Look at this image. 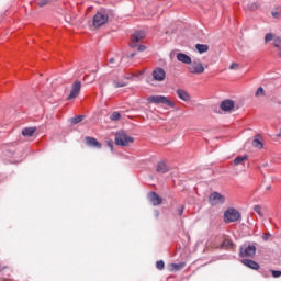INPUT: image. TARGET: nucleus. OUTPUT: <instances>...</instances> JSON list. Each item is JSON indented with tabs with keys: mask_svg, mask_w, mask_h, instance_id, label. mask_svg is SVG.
Here are the masks:
<instances>
[{
	"mask_svg": "<svg viewBox=\"0 0 281 281\" xmlns=\"http://www.w3.org/2000/svg\"><path fill=\"white\" fill-rule=\"evenodd\" d=\"M111 14V10L104 8L100 9L93 16L92 25H94V27H102V25L109 22Z\"/></svg>",
	"mask_w": 281,
	"mask_h": 281,
	"instance_id": "obj_1",
	"label": "nucleus"
},
{
	"mask_svg": "<svg viewBox=\"0 0 281 281\" xmlns=\"http://www.w3.org/2000/svg\"><path fill=\"white\" fill-rule=\"evenodd\" d=\"M114 142L116 146H128L130 144H133L135 142V138L132 136H128L124 130H120L115 134Z\"/></svg>",
	"mask_w": 281,
	"mask_h": 281,
	"instance_id": "obj_2",
	"label": "nucleus"
},
{
	"mask_svg": "<svg viewBox=\"0 0 281 281\" xmlns=\"http://www.w3.org/2000/svg\"><path fill=\"white\" fill-rule=\"evenodd\" d=\"M147 102H149L150 104H165V106L175 109V103L170 101L168 97L165 95H149L147 98Z\"/></svg>",
	"mask_w": 281,
	"mask_h": 281,
	"instance_id": "obj_3",
	"label": "nucleus"
},
{
	"mask_svg": "<svg viewBox=\"0 0 281 281\" xmlns=\"http://www.w3.org/2000/svg\"><path fill=\"white\" fill-rule=\"evenodd\" d=\"M240 218V213L236 209H228L224 212L225 223H236Z\"/></svg>",
	"mask_w": 281,
	"mask_h": 281,
	"instance_id": "obj_4",
	"label": "nucleus"
},
{
	"mask_svg": "<svg viewBox=\"0 0 281 281\" xmlns=\"http://www.w3.org/2000/svg\"><path fill=\"white\" fill-rule=\"evenodd\" d=\"M241 258H254L256 256V246L248 245L243 246L239 251Z\"/></svg>",
	"mask_w": 281,
	"mask_h": 281,
	"instance_id": "obj_5",
	"label": "nucleus"
},
{
	"mask_svg": "<svg viewBox=\"0 0 281 281\" xmlns=\"http://www.w3.org/2000/svg\"><path fill=\"white\" fill-rule=\"evenodd\" d=\"M209 203L211 205H223V203H225V195L218 192H213L209 196Z\"/></svg>",
	"mask_w": 281,
	"mask_h": 281,
	"instance_id": "obj_6",
	"label": "nucleus"
},
{
	"mask_svg": "<svg viewBox=\"0 0 281 281\" xmlns=\"http://www.w3.org/2000/svg\"><path fill=\"white\" fill-rule=\"evenodd\" d=\"M144 38H146V33L144 31H137L131 36L130 47H137Z\"/></svg>",
	"mask_w": 281,
	"mask_h": 281,
	"instance_id": "obj_7",
	"label": "nucleus"
},
{
	"mask_svg": "<svg viewBox=\"0 0 281 281\" xmlns=\"http://www.w3.org/2000/svg\"><path fill=\"white\" fill-rule=\"evenodd\" d=\"M151 76L156 82H164V80H166V70L161 67H157L153 70Z\"/></svg>",
	"mask_w": 281,
	"mask_h": 281,
	"instance_id": "obj_8",
	"label": "nucleus"
},
{
	"mask_svg": "<svg viewBox=\"0 0 281 281\" xmlns=\"http://www.w3.org/2000/svg\"><path fill=\"white\" fill-rule=\"evenodd\" d=\"M81 87H82V82L76 80L72 83V88H71L70 94L68 95V100H74L75 98H78V95H80Z\"/></svg>",
	"mask_w": 281,
	"mask_h": 281,
	"instance_id": "obj_9",
	"label": "nucleus"
},
{
	"mask_svg": "<svg viewBox=\"0 0 281 281\" xmlns=\"http://www.w3.org/2000/svg\"><path fill=\"white\" fill-rule=\"evenodd\" d=\"M204 71L205 67H203V64L201 61H193L189 66L190 74H203Z\"/></svg>",
	"mask_w": 281,
	"mask_h": 281,
	"instance_id": "obj_10",
	"label": "nucleus"
},
{
	"mask_svg": "<svg viewBox=\"0 0 281 281\" xmlns=\"http://www.w3.org/2000/svg\"><path fill=\"white\" fill-rule=\"evenodd\" d=\"M220 106L222 111L231 113L234 110V106H236V103L233 100L227 99L222 101Z\"/></svg>",
	"mask_w": 281,
	"mask_h": 281,
	"instance_id": "obj_11",
	"label": "nucleus"
},
{
	"mask_svg": "<svg viewBox=\"0 0 281 281\" xmlns=\"http://www.w3.org/2000/svg\"><path fill=\"white\" fill-rule=\"evenodd\" d=\"M241 262L245 265V267H248L249 269H254L255 271H258V269H260V263L251 259H243Z\"/></svg>",
	"mask_w": 281,
	"mask_h": 281,
	"instance_id": "obj_12",
	"label": "nucleus"
},
{
	"mask_svg": "<svg viewBox=\"0 0 281 281\" xmlns=\"http://www.w3.org/2000/svg\"><path fill=\"white\" fill-rule=\"evenodd\" d=\"M148 199L150 201V203H153V205H161L162 203V199L161 196H159L157 193L151 192L148 194Z\"/></svg>",
	"mask_w": 281,
	"mask_h": 281,
	"instance_id": "obj_13",
	"label": "nucleus"
},
{
	"mask_svg": "<svg viewBox=\"0 0 281 281\" xmlns=\"http://www.w3.org/2000/svg\"><path fill=\"white\" fill-rule=\"evenodd\" d=\"M86 144L87 146H90L91 148H102V144H100V142H98V139L93 138V137H86Z\"/></svg>",
	"mask_w": 281,
	"mask_h": 281,
	"instance_id": "obj_14",
	"label": "nucleus"
},
{
	"mask_svg": "<svg viewBox=\"0 0 281 281\" xmlns=\"http://www.w3.org/2000/svg\"><path fill=\"white\" fill-rule=\"evenodd\" d=\"M177 60L179 63H183L184 65H191L192 64V58L183 53H178L177 54Z\"/></svg>",
	"mask_w": 281,
	"mask_h": 281,
	"instance_id": "obj_15",
	"label": "nucleus"
},
{
	"mask_svg": "<svg viewBox=\"0 0 281 281\" xmlns=\"http://www.w3.org/2000/svg\"><path fill=\"white\" fill-rule=\"evenodd\" d=\"M177 95L180 98V100H183V102H189L190 100V94H188L186 90L178 89Z\"/></svg>",
	"mask_w": 281,
	"mask_h": 281,
	"instance_id": "obj_16",
	"label": "nucleus"
},
{
	"mask_svg": "<svg viewBox=\"0 0 281 281\" xmlns=\"http://www.w3.org/2000/svg\"><path fill=\"white\" fill-rule=\"evenodd\" d=\"M34 133H36V127H25L22 131V135L24 137H32L34 135Z\"/></svg>",
	"mask_w": 281,
	"mask_h": 281,
	"instance_id": "obj_17",
	"label": "nucleus"
},
{
	"mask_svg": "<svg viewBox=\"0 0 281 281\" xmlns=\"http://www.w3.org/2000/svg\"><path fill=\"white\" fill-rule=\"evenodd\" d=\"M156 170L161 175H166V172H168V166L164 161H160L158 162Z\"/></svg>",
	"mask_w": 281,
	"mask_h": 281,
	"instance_id": "obj_18",
	"label": "nucleus"
},
{
	"mask_svg": "<svg viewBox=\"0 0 281 281\" xmlns=\"http://www.w3.org/2000/svg\"><path fill=\"white\" fill-rule=\"evenodd\" d=\"M195 48L198 49L199 54H205V52L210 49V46H207L206 44H196Z\"/></svg>",
	"mask_w": 281,
	"mask_h": 281,
	"instance_id": "obj_19",
	"label": "nucleus"
},
{
	"mask_svg": "<svg viewBox=\"0 0 281 281\" xmlns=\"http://www.w3.org/2000/svg\"><path fill=\"white\" fill-rule=\"evenodd\" d=\"M248 156L244 155V156H238L234 159V166H240V164H243V161H247Z\"/></svg>",
	"mask_w": 281,
	"mask_h": 281,
	"instance_id": "obj_20",
	"label": "nucleus"
},
{
	"mask_svg": "<svg viewBox=\"0 0 281 281\" xmlns=\"http://www.w3.org/2000/svg\"><path fill=\"white\" fill-rule=\"evenodd\" d=\"M186 267V262L172 263L171 271H181Z\"/></svg>",
	"mask_w": 281,
	"mask_h": 281,
	"instance_id": "obj_21",
	"label": "nucleus"
},
{
	"mask_svg": "<svg viewBox=\"0 0 281 281\" xmlns=\"http://www.w3.org/2000/svg\"><path fill=\"white\" fill-rule=\"evenodd\" d=\"M252 146H254V148H258L259 150L265 147V145L262 144V140H260L258 138H255L252 140Z\"/></svg>",
	"mask_w": 281,
	"mask_h": 281,
	"instance_id": "obj_22",
	"label": "nucleus"
},
{
	"mask_svg": "<svg viewBox=\"0 0 281 281\" xmlns=\"http://www.w3.org/2000/svg\"><path fill=\"white\" fill-rule=\"evenodd\" d=\"M121 117H122V114H120V112H113V113L111 114V116H110V120H111L112 122H117V121L121 120Z\"/></svg>",
	"mask_w": 281,
	"mask_h": 281,
	"instance_id": "obj_23",
	"label": "nucleus"
},
{
	"mask_svg": "<svg viewBox=\"0 0 281 281\" xmlns=\"http://www.w3.org/2000/svg\"><path fill=\"white\" fill-rule=\"evenodd\" d=\"M85 120V115H78L72 119H70L71 124H80Z\"/></svg>",
	"mask_w": 281,
	"mask_h": 281,
	"instance_id": "obj_24",
	"label": "nucleus"
},
{
	"mask_svg": "<svg viewBox=\"0 0 281 281\" xmlns=\"http://www.w3.org/2000/svg\"><path fill=\"white\" fill-rule=\"evenodd\" d=\"M222 245L227 249H234V243L231 239H225Z\"/></svg>",
	"mask_w": 281,
	"mask_h": 281,
	"instance_id": "obj_25",
	"label": "nucleus"
},
{
	"mask_svg": "<svg viewBox=\"0 0 281 281\" xmlns=\"http://www.w3.org/2000/svg\"><path fill=\"white\" fill-rule=\"evenodd\" d=\"M273 47H276V49H280V47H281V37H274L273 38Z\"/></svg>",
	"mask_w": 281,
	"mask_h": 281,
	"instance_id": "obj_26",
	"label": "nucleus"
},
{
	"mask_svg": "<svg viewBox=\"0 0 281 281\" xmlns=\"http://www.w3.org/2000/svg\"><path fill=\"white\" fill-rule=\"evenodd\" d=\"M256 98L265 97V88L259 87L255 93Z\"/></svg>",
	"mask_w": 281,
	"mask_h": 281,
	"instance_id": "obj_27",
	"label": "nucleus"
},
{
	"mask_svg": "<svg viewBox=\"0 0 281 281\" xmlns=\"http://www.w3.org/2000/svg\"><path fill=\"white\" fill-rule=\"evenodd\" d=\"M273 19H280V15H281V8H277V10H273L271 12Z\"/></svg>",
	"mask_w": 281,
	"mask_h": 281,
	"instance_id": "obj_28",
	"label": "nucleus"
},
{
	"mask_svg": "<svg viewBox=\"0 0 281 281\" xmlns=\"http://www.w3.org/2000/svg\"><path fill=\"white\" fill-rule=\"evenodd\" d=\"M254 211H255L259 216H265V214L262 213V206H260V205H255V206H254Z\"/></svg>",
	"mask_w": 281,
	"mask_h": 281,
	"instance_id": "obj_29",
	"label": "nucleus"
},
{
	"mask_svg": "<svg viewBox=\"0 0 281 281\" xmlns=\"http://www.w3.org/2000/svg\"><path fill=\"white\" fill-rule=\"evenodd\" d=\"M113 85H114V87H115V89H120L121 87H126V82H124V81H113Z\"/></svg>",
	"mask_w": 281,
	"mask_h": 281,
	"instance_id": "obj_30",
	"label": "nucleus"
},
{
	"mask_svg": "<svg viewBox=\"0 0 281 281\" xmlns=\"http://www.w3.org/2000/svg\"><path fill=\"white\" fill-rule=\"evenodd\" d=\"M273 34L272 33H268L265 35V43H269L270 41H273Z\"/></svg>",
	"mask_w": 281,
	"mask_h": 281,
	"instance_id": "obj_31",
	"label": "nucleus"
},
{
	"mask_svg": "<svg viewBox=\"0 0 281 281\" xmlns=\"http://www.w3.org/2000/svg\"><path fill=\"white\" fill-rule=\"evenodd\" d=\"M156 267L159 271H161L165 267L164 260H159L156 262Z\"/></svg>",
	"mask_w": 281,
	"mask_h": 281,
	"instance_id": "obj_32",
	"label": "nucleus"
},
{
	"mask_svg": "<svg viewBox=\"0 0 281 281\" xmlns=\"http://www.w3.org/2000/svg\"><path fill=\"white\" fill-rule=\"evenodd\" d=\"M270 271H271V273H272V276L274 278H280V276H281V271L280 270H270Z\"/></svg>",
	"mask_w": 281,
	"mask_h": 281,
	"instance_id": "obj_33",
	"label": "nucleus"
},
{
	"mask_svg": "<svg viewBox=\"0 0 281 281\" xmlns=\"http://www.w3.org/2000/svg\"><path fill=\"white\" fill-rule=\"evenodd\" d=\"M47 3H48V0H41V1L38 2V7H40V8H43V7L47 5Z\"/></svg>",
	"mask_w": 281,
	"mask_h": 281,
	"instance_id": "obj_34",
	"label": "nucleus"
},
{
	"mask_svg": "<svg viewBox=\"0 0 281 281\" xmlns=\"http://www.w3.org/2000/svg\"><path fill=\"white\" fill-rule=\"evenodd\" d=\"M269 238H271V235H270L269 233H265V234L262 235V239H263L265 241L269 240Z\"/></svg>",
	"mask_w": 281,
	"mask_h": 281,
	"instance_id": "obj_35",
	"label": "nucleus"
},
{
	"mask_svg": "<svg viewBox=\"0 0 281 281\" xmlns=\"http://www.w3.org/2000/svg\"><path fill=\"white\" fill-rule=\"evenodd\" d=\"M177 214L179 216H181V214H183V206H180L178 210H177Z\"/></svg>",
	"mask_w": 281,
	"mask_h": 281,
	"instance_id": "obj_36",
	"label": "nucleus"
},
{
	"mask_svg": "<svg viewBox=\"0 0 281 281\" xmlns=\"http://www.w3.org/2000/svg\"><path fill=\"white\" fill-rule=\"evenodd\" d=\"M138 52H146V46L145 45H139L138 46Z\"/></svg>",
	"mask_w": 281,
	"mask_h": 281,
	"instance_id": "obj_37",
	"label": "nucleus"
},
{
	"mask_svg": "<svg viewBox=\"0 0 281 281\" xmlns=\"http://www.w3.org/2000/svg\"><path fill=\"white\" fill-rule=\"evenodd\" d=\"M259 273H261V276H263V278H269V274H267V271H265V270H260Z\"/></svg>",
	"mask_w": 281,
	"mask_h": 281,
	"instance_id": "obj_38",
	"label": "nucleus"
},
{
	"mask_svg": "<svg viewBox=\"0 0 281 281\" xmlns=\"http://www.w3.org/2000/svg\"><path fill=\"white\" fill-rule=\"evenodd\" d=\"M236 67H238V64L233 63V64L229 66V69H236Z\"/></svg>",
	"mask_w": 281,
	"mask_h": 281,
	"instance_id": "obj_39",
	"label": "nucleus"
},
{
	"mask_svg": "<svg viewBox=\"0 0 281 281\" xmlns=\"http://www.w3.org/2000/svg\"><path fill=\"white\" fill-rule=\"evenodd\" d=\"M277 52H278L279 58H281V47H280V48H277Z\"/></svg>",
	"mask_w": 281,
	"mask_h": 281,
	"instance_id": "obj_40",
	"label": "nucleus"
},
{
	"mask_svg": "<svg viewBox=\"0 0 281 281\" xmlns=\"http://www.w3.org/2000/svg\"><path fill=\"white\" fill-rule=\"evenodd\" d=\"M108 146L110 147L111 150H113V143L109 142Z\"/></svg>",
	"mask_w": 281,
	"mask_h": 281,
	"instance_id": "obj_41",
	"label": "nucleus"
},
{
	"mask_svg": "<svg viewBox=\"0 0 281 281\" xmlns=\"http://www.w3.org/2000/svg\"><path fill=\"white\" fill-rule=\"evenodd\" d=\"M109 63H111V64L115 63V58H113V57L110 58Z\"/></svg>",
	"mask_w": 281,
	"mask_h": 281,
	"instance_id": "obj_42",
	"label": "nucleus"
},
{
	"mask_svg": "<svg viewBox=\"0 0 281 281\" xmlns=\"http://www.w3.org/2000/svg\"><path fill=\"white\" fill-rule=\"evenodd\" d=\"M266 190H267V191L271 190V184L267 186V187H266Z\"/></svg>",
	"mask_w": 281,
	"mask_h": 281,
	"instance_id": "obj_43",
	"label": "nucleus"
},
{
	"mask_svg": "<svg viewBox=\"0 0 281 281\" xmlns=\"http://www.w3.org/2000/svg\"><path fill=\"white\" fill-rule=\"evenodd\" d=\"M126 80H131V76H125L124 77Z\"/></svg>",
	"mask_w": 281,
	"mask_h": 281,
	"instance_id": "obj_44",
	"label": "nucleus"
}]
</instances>
